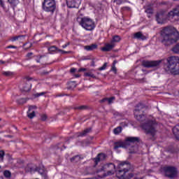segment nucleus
Returning <instances> with one entry per match:
<instances>
[{
    "mask_svg": "<svg viewBox=\"0 0 179 179\" xmlns=\"http://www.w3.org/2000/svg\"><path fill=\"white\" fill-rule=\"evenodd\" d=\"M0 169H1V166H0Z\"/></svg>",
    "mask_w": 179,
    "mask_h": 179,
    "instance_id": "nucleus-55",
    "label": "nucleus"
},
{
    "mask_svg": "<svg viewBox=\"0 0 179 179\" xmlns=\"http://www.w3.org/2000/svg\"><path fill=\"white\" fill-rule=\"evenodd\" d=\"M163 60H157V61H144L143 62V66L145 68H157Z\"/></svg>",
    "mask_w": 179,
    "mask_h": 179,
    "instance_id": "nucleus-11",
    "label": "nucleus"
},
{
    "mask_svg": "<svg viewBox=\"0 0 179 179\" xmlns=\"http://www.w3.org/2000/svg\"><path fill=\"white\" fill-rule=\"evenodd\" d=\"M20 36H13L12 38H11V41H17V40H19V38H20Z\"/></svg>",
    "mask_w": 179,
    "mask_h": 179,
    "instance_id": "nucleus-35",
    "label": "nucleus"
},
{
    "mask_svg": "<svg viewBox=\"0 0 179 179\" xmlns=\"http://www.w3.org/2000/svg\"><path fill=\"white\" fill-rule=\"evenodd\" d=\"M134 38H137V40H146V36L141 31H138L134 34Z\"/></svg>",
    "mask_w": 179,
    "mask_h": 179,
    "instance_id": "nucleus-17",
    "label": "nucleus"
},
{
    "mask_svg": "<svg viewBox=\"0 0 179 179\" xmlns=\"http://www.w3.org/2000/svg\"><path fill=\"white\" fill-rule=\"evenodd\" d=\"M31 55H33V53H28L27 55V57H28V58H30V57H31Z\"/></svg>",
    "mask_w": 179,
    "mask_h": 179,
    "instance_id": "nucleus-47",
    "label": "nucleus"
},
{
    "mask_svg": "<svg viewBox=\"0 0 179 179\" xmlns=\"http://www.w3.org/2000/svg\"><path fill=\"white\" fill-rule=\"evenodd\" d=\"M135 179H142V178H136Z\"/></svg>",
    "mask_w": 179,
    "mask_h": 179,
    "instance_id": "nucleus-53",
    "label": "nucleus"
},
{
    "mask_svg": "<svg viewBox=\"0 0 179 179\" xmlns=\"http://www.w3.org/2000/svg\"><path fill=\"white\" fill-rule=\"evenodd\" d=\"M44 95V92L37 93L35 94V97H40V96Z\"/></svg>",
    "mask_w": 179,
    "mask_h": 179,
    "instance_id": "nucleus-40",
    "label": "nucleus"
},
{
    "mask_svg": "<svg viewBox=\"0 0 179 179\" xmlns=\"http://www.w3.org/2000/svg\"><path fill=\"white\" fill-rule=\"evenodd\" d=\"M76 78H79V75L76 76Z\"/></svg>",
    "mask_w": 179,
    "mask_h": 179,
    "instance_id": "nucleus-52",
    "label": "nucleus"
},
{
    "mask_svg": "<svg viewBox=\"0 0 179 179\" xmlns=\"http://www.w3.org/2000/svg\"><path fill=\"white\" fill-rule=\"evenodd\" d=\"M80 24L83 29L87 30L88 31H92V30H94V28L96 27L94 21H93V20L88 17H83V18H81Z\"/></svg>",
    "mask_w": 179,
    "mask_h": 179,
    "instance_id": "nucleus-6",
    "label": "nucleus"
},
{
    "mask_svg": "<svg viewBox=\"0 0 179 179\" xmlns=\"http://www.w3.org/2000/svg\"><path fill=\"white\" fill-rule=\"evenodd\" d=\"M115 100V97L112 96L110 98H104L103 99L101 100V103H104L106 101L108 102V104H111L113 101Z\"/></svg>",
    "mask_w": 179,
    "mask_h": 179,
    "instance_id": "nucleus-21",
    "label": "nucleus"
},
{
    "mask_svg": "<svg viewBox=\"0 0 179 179\" xmlns=\"http://www.w3.org/2000/svg\"><path fill=\"white\" fill-rule=\"evenodd\" d=\"M112 71L115 72V73H117V68H115V66H112Z\"/></svg>",
    "mask_w": 179,
    "mask_h": 179,
    "instance_id": "nucleus-42",
    "label": "nucleus"
},
{
    "mask_svg": "<svg viewBox=\"0 0 179 179\" xmlns=\"http://www.w3.org/2000/svg\"><path fill=\"white\" fill-rule=\"evenodd\" d=\"M107 68V63L103 64V65L99 68V71H104Z\"/></svg>",
    "mask_w": 179,
    "mask_h": 179,
    "instance_id": "nucleus-37",
    "label": "nucleus"
},
{
    "mask_svg": "<svg viewBox=\"0 0 179 179\" xmlns=\"http://www.w3.org/2000/svg\"><path fill=\"white\" fill-rule=\"evenodd\" d=\"M117 5H121V2L117 1Z\"/></svg>",
    "mask_w": 179,
    "mask_h": 179,
    "instance_id": "nucleus-50",
    "label": "nucleus"
},
{
    "mask_svg": "<svg viewBox=\"0 0 179 179\" xmlns=\"http://www.w3.org/2000/svg\"><path fill=\"white\" fill-rule=\"evenodd\" d=\"M41 120H42V121H45L47 120V115H43L41 116Z\"/></svg>",
    "mask_w": 179,
    "mask_h": 179,
    "instance_id": "nucleus-41",
    "label": "nucleus"
},
{
    "mask_svg": "<svg viewBox=\"0 0 179 179\" xmlns=\"http://www.w3.org/2000/svg\"><path fill=\"white\" fill-rule=\"evenodd\" d=\"M36 109H37V107L35 106H31L29 107L27 115L31 120L32 118H34V117H36Z\"/></svg>",
    "mask_w": 179,
    "mask_h": 179,
    "instance_id": "nucleus-14",
    "label": "nucleus"
},
{
    "mask_svg": "<svg viewBox=\"0 0 179 179\" xmlns=\"http://www.w3.org/2000/svg\"><path fill=\"white\" fill-rule=\"evenodd\" d=\"M145 13L148 14V17H152V15H153V9H152V8H146Z\"/></svg>",
    "mask_w": 179,
    "mask_h": 179,
    "instance_id": "nucleus-22",
    "label": "nucleus"
},
{
    "mask_svg": "<svg viewBox=\"0 0 179 179\" xmlns=\"http://www.w3.org/2000/svg\"><path fill=\"white\" fill-rule=\"evenodd\" d=\"M71 43L69 42H68L65 45H63L62 47V48H66V47H68V45H69Z\"/></svg>",
    "mask_w": 179,
    "mask_h": 179,
    "instance_id": "nucleus-43",
    "label": "nucleus"
},
{
    "mask_svg": "<svg viewBox=\"0 0 179 179\" xmlns=\"http://www.w3.org/2000/svg\"><path fill=\"white\" fill-rule=\"evenodd\" d=\"M3 176H6V178H10V172L9 171H5L3 172Z\"/></svg>",
    "mask_w": 179,
    "mask_h": 179,
    "instance_id": "nucleus-31",
    "label": "nucleus"
},
{
    "mask_svg": "<svg viewBox=\"0 0 179 179\" xmlns=\"http://www.w3.org/2000/svg\"><path fill=\"white\" fill-rule=\"evenodd\" d=\"M5 64H6V62L3 61V60H0V65H3Z\"/></svg>",
    "mask_w": 179,
    "mask_h": 179,
    "instance_id": "nucleus-46",
    "label": "nucleus"
},
{
    "mask_svg": "<svg viewBox=\"0 0 179 179\" xmlns=\"http://www.w3.org/2000/svg\"><path fill=\"white\" fill-rule=\"evenodd\" d=\"M58 52H62V54H68L69 52H66V51L62 50L61 49H59Z\"/></svg>",
    "mask_w": 179,
    "mask_h": 179,
    "instance_id": "nucleus-39",
    "label": "nucleus"
},
{
    "mask_svg": "<svg viewBox=\"0 0 179 179\" xmlns=\"http://www.w3.org/2000/svg\"><path fill=\"white\" fill-rule=\"evenodd\" d=\"M26 101H27V99H26L24 98H22L20 99L19 103L20 104H24V103H26Z\"/></svg>",
    "mask_w": 179,
    "mask_h": 179,
    "instance_id": "nucleus-36",
    "label": "nucleus"
},
{
    "mask_svg": "<svg viewBox=\"0 0 179 179\" xmlns=\"http://www.w3.org/2000/svg\"><path fill=\"white\" fill-rule=\"evenodd\" d=\"M85 71H86V69H85V68H81V69H78V72H85Z\"/></svg>",
    "mask_w": 179,
    "mask_h": 179,
    "instance_id": "nucleus-45",
    "label": "nucleus"
},
{
    "mask_svg": "<svg viewBox=\"0 0 179 179\" xmlns=\"http://www.w3.org/2000/svg\"><path fill=\"white\" fill-rule=\"evenodd\" d=\"M120 41H121V37L120 36H115L113 37L111 43L114 44V43H120Z\"/></svg>",
    "mask_w": 179,
    "mask_h": 179,
    "instance_id": "nucleus-23",
    "label": "nucleus"
},
{
    "mask_svg": "<svg viewBox=\"0 0 179 179\" xmlns=\"http://www.w3.org/2000/svg\"><path fill=\"white\" fill-rule=\"evenodd\" d=\"M142 105H138L137 107H141Z\"/></svg>",
    "mask_w": 179,
    "mask_h": 179,
    "instance_id": "nucleus-51",
    "label": "nucleus"
},
{
    "mask_svg": "<svg viewBox=\"0 0 179 179\" xmlns=\"http://www.w3.org/2000/svg\"><path fill=\"white\" fill-rule=\"evenodd\" d=\"M80 160V157L76 155L71 159V162H79Z\"/></svg>",
    "mask_w": 179,
    "mask_h": 179,
    "instance_id": "nucleus-30",
    "label": "nucleus"
},
{
    "mask_svg": "<svg viewBox=\"0 0 179 179\" xmlns=\"http://www.w3.org/2000/svg\"><path fill=\"white\" fill-rule=\"evenodd\" d=\"M91 129H86L83 132L78 133V136H85L87 134H89Z\"/></svg>",
    "mask_w": 179,
    "mask_h": 179,
    "instance_id": "nucleus-26",
    "label": "nucleus"
},
{
    "mask_svg": "<svg viewBox=\"0 0 179 179\" xmlns=\"http://www.w3.org/2000/svg\"><path fill=\"white\" fill-rule=\"evenodd\" d=\"M127 166V162H120V163H119V167H120V168H121V167H122V166Z\"/></svg>",
    "mask_w": 179,
    "mask_h": 179,
    "instance_id": "nucleus-38",
    "label": "nucleus"
},
{
    "mask_svg": "<svg viewBox=\"0 0 179 179\" xmlns=\"http://www.w3.org/2000/svg\"><path fill=\"white\" fill-rule=\"evenodd\" d=\"M116 177L118 179H131L134 177V173L129 172V170L127 168H124L122 170H119L116 172Z\"/></svg>",
    "mask_w": 179,
    "mask_h": 179,
    "instance_id": "nucleus-8",
    "label": "nucleus"
},
{
    "mask_svg": "<svg viewBox=\"0 0 179 179\" xmlns=\"http://www.w3.org/2000/svg\"><path fill=\"white\" fill-rule=\"evenodd\" d=\"M0 6L5 10L6 7L5 6V0H0Z\"/></svg>",
    "mask_w": 179,
    "mask_h": 179,
    "instance_id": "nucleus-33",
    "label": "nucleus"
},
{
    "mask_svg": "<svg viewBox=\"0 0 179 179\" xmlns=\"http://www.w3.org/2000/svg\"><path fill=\"white\" fill-rule=\"evenodd\" d=\"M84 76L92 78L93 79H94L96 78V76H94V74H93V73H92V72L85 73Z\"/></svg>",
    "mask_w": 179,
    "mask_h": 179,
    "instance_id": "nucleus-29",
    "label": "nucleus"
},
{
    "mask_svg": "<svg viewBox=\"0 0 179 179\" xmlns=\"http://www.w3.org/2000/svg\"><path fill=\"white\" fill-rule=\"evenodd\" d=\"M3 157H5V152L3 150H0V159L3 161Z\"/></svg>",
    "mask_w": 179,
    "mask_h": 179,
    "instance_id": "nucleus-34",
    "label": "nucleus"
},
{
    "mask_svg": "<svg viewBox=\"0 0 179 179\" xmlns=\"http://www.w3.org/2000/svg\"><path fill=\"white\" fill-rule=\"evenodd\" d=\"M38 173H39V174H41V176L44 177V178H47V171H45L44 169H39Z\"/></svg>",
    "mask_w": 179,
    "mask_h": 179,
    "instance_id": "nucleus-27",
    "label": "nucleus"
},
{
    "mask_svg": "<svg viewBox=\"0 0 179 179\" xmlns=\"http://www.w3.org/2000/svg\"><path fill=\"white\" fill-rule=\"evenodd\" d=\"M114 47H115V45L110 42V43H106L105 46L101 48V51L107 52L108 51H111Z\"/></svg>",
    "mask_w": 179,
    "mask_h": 179,
    "instance_id": "nucleus-16",
    "label": "nucleus"
},
{
    "mask_svg": "<svg viewBox=\"0 0 179 179\" xmlns=\"http://www.w3.org/2000/svg\"><path fill=\"white\" fill-rule=\"evenodd\" d=\"M164 171L165 176L169 178H174V177H177V174H178L177 169L171 166L165 167Z\"/></svg>",
    "mask_w": 179,
    "mask_h": 179,
    "instance_id": "nucleus-9",
    "label": "nucleus"
},
{
    "mask_svg": "<svg viewBox=\"0 0 179 179\" xmlns=\"http://www.w3.org/2000/svg\"><path fill=\"white\" fill-rule=\"evenodd\" d=\"M156 20L159 24H164L167 22V13L164 10H161L156 15Z\"/></svg>",
    "mask_w": 179,
    "mask_h": 179,
    "instance_id": "nucleus-10",
    "label": "nucleus"
},
{
    "mask_svg": "<svg viewBox=\"0 0 179 179\" xmlns=\"http://www.w3.org/2000/svg\"><path fill=\"white\" fill-rule=\"evenodd\" d=\"M175 16H177L179 18V6H176L166 14V19L167 20H173Z\"/></svg>",
    "mask_w": 179,
    "mask_h": 179,
    "instance_id": "nucleus-12",
    "label": "nucleus"
},
{
    "mask_svg": "<svg viewBox=\"0 0 179 179\" xmlns=\"http://www.w3.org/2000/svg\"><path fill=\"white\" fill-rule=\"evenodd\" d=\"M106 157H107V156L103 154V153H101V154H99L96 157H95L94 159V162L96 166V164H99V162H103V160H106Z\"/></svg>",
    "mask_w": 179,
    "mask_h": 179,
    "instance_id": "nucleus-15",
    "label": "nucleus"
},
{
    "mask_svg": "<svg viewBox=\"0 0 179 179\" xmlns=\"http://www.w3.org/2000/svg\"><path fill=\"white\" fill-rule=\"evenodd\" d=\"M31 89V85L27 82L22 85V92H30Z\"/></svg>",
    "mask_w": 179,
    "mask_h": 179,
    "instance_id": "nucleus-19",
    "label": "nucleus"
},
{
    "mask_svg": "<svg viewBox=\"0 0 179 179\" xmlns=\"http://www.w3.org/2000/svg\"><path fill=\"white\" fill-rule=\"evenodd\" d=\"M8 48H16V46H12V45H10V46H8Z\"/></svg>",
    "mask_w": 179,
    "mask_h": 179,
    "instance_id": "nucleus-48",
    "label": "nucleus"
},
{
    "mask_svg": "<svg viewBox=\"0 0 179 179\" xmlns=\"http://www.w3.org/2000/svg\"><path fill=\"white\" fill-rule=\"evenodd\" d=\"M97 44H92L90 45H86L84 47V50H85L86 51H93L94 50H97Z\"/></svg>",
    "mask_w": 179,
    "mask_h": 179,
    "instance_id": "nucleus-18",
    "label": "nucleus"
},
{
    "mask_svg": "<svg viewBox=\"0 0 179 179\" xmlns=\"http://www.w3.org/2000/svg\"><path fill=\"white\" fill-rule=\"evenodd\" d=\"M162 43L164 45L169 47L171 44L177 43L179 40V32L173 26H168L161 31Z\"/></svg>",
    "mask_w": 179,
    "mask_h": 179,
    "instance_id": "nucleus-1",
    "label": "nucleus"
},
{
    "mask_svg": "<svg viewBox=\"0 0 179 179\" xmlns=\"http://www.w3.org/2000/svg\"><path fill=\"white\" fill-rule=\"evenodd\" d=\"M11 6L15 7L19 3V0H8Z\"/></svg>",
    "mask_w": 179,
    "mask_h": 179,
    "instance_id": "nucleus-24",
    "label": "nucleus"
},
{
    "mask_svg": "<svg viewBox=\"0 0 179 179\" xmlns=\"http://www.w3.org/2000/svg\"><path fill=\"white\" fill-rule=\"evenodd\" d=\"M122 131V128L121 127H118L114 129L113 133L115 134V135H118L119 134H121Z\"/></svg>",
    "mask_w": 179,
    "mask_h": 179,
    "instance_id": "nucleus-25",
    "label": "nucleus"
},
{
    "mask_svg": "<svg viewBox=\"0 0 179 179\" xmlns=\"http://www.w3.org/2000/svg\"><path fill=\"white\" fill-rule=\"evenodd\" d=\"M115 173V165L113 163H108L101 166L96 169V172L90 173V174H96L99 178L113 176Z\"/></svg>",
    "mask_w": 179,
    "mask_h": 179,
    "instance_id": "nucleus-5",
    "label": "nucleus"
},
{
    "mask_svg": "<svg viewBox=\"0 0 179 179\" xmlns=\"http://www.w3.org/2000/svg\"><path fill=\"white\" fill-rule=\"evenodd\" d=\"M78 108L79 110H83V108H85V106H80Z\"/></svg>",
    "mask_w": 179,
    "mask_h": 179,
    "instance_id": "nucleus-49",
    "label": "nucleus"
},
{
    "mask_svg": "<svg viewBox=\"0 0 179 179\" xmlns=\"http://www.w3.org/2000/svg\"><path fill=\"white\" fill-rule=\"evenodd\" d=\"M68 8H79L80 0H66Z\"/></svg>",
    "mask_w": 179,
    "mask_h": 179,
    "instance_id": "nucleus-13",
    "label": "nucleus"
},
{
    "mask_svg": "<svg viewBox=\"0 0 179 179\" xmlns=\"http://www.w3.org/2000/svg\"><path fill=\"white\" fill-rule=\"evenodd\" d=\"M71 83H73V84H75V82H71Z\"/></svg>",
    "mask_w": 179,
    "mask_h": 179,
    "instance_id": "nucleus-54",
    "label": "nucleus"
},
{
    "mask_svg": "<svg viewBox=\"0 0 179 179\" xmlns=\"http://www.w3.org/2000/svg\"><path fill=\"white\" fill-rule=\"evenodd\" d=\"M42 8L45 12H52V13H54L57 8L55 0H44Z\"/></svg>",
    "mask_w": 179,
    "mask_h": 179,
    "instance_id": "nucleus-7",
    "label": "nucleus"
},
{
    "mask_svg": "<svg viewBox=\"0 0 179 179\" xmlns=\"http://www.w3.org/2000/svg\"><path fill=\"white\" fill-rule=\"evenodd\" d=\"M173 133L175 135V138L179 141V125H176L173 128Z\"/></svg>",
    "mask_w": 179,
    "mask_h": 179,
    "instance_id": "nucleus-20",
    "label": "nucleus"
},
{
    "mask_svg": "<svg viewBox=\"0 0 179 179\" xmlns=\"http://www.w3.org/2000/svg\"><path fill=\"white\" fill-rule=\"evenodd\" d=\"M166 60V63L164 65L166 72L171 75H179V57L170 56Z\"/></svg>",
    "mask_w": 179,
    "mask_h": 179,
    "instance_id": "nucleus-4",
    "label": "nucleus"
},
{
    "mask_svg": "<svg viewBox=\"0 0 179 179\" xmlns=\"http://www.w3.org/2000/svg\"><path fill=\"white\" fill-rule=\"evenodd\" d=\"M138 113H139V109L136 108L134 110L135 117L138 121L143 122L141 127L145 131V134L155 136L156 134V129H155L156 121L152 118L147 117L145 115H138Z\"/></svg>",
    "mask_w": 179,
    "mask_h": 179,
    "instance_id": "nucleus-2",
    "label": "nucleus"
},
{
    "mask_svg": "<svg viewBox=\"0 0 179 179\" xmlns=\"http://www.w3.org/2000/svg\"><path fill=\"white\" fill-rule=\"evenodd\" d=\"M3 75H4V76H12V75H13V73H12L11 71H3Z\"/></svg>",
    "mask_w": 179,
    "mask_h": 179,
    "instance_id": "nucleus-32",
    "label": "nucleus"
},
{
    "mask_svg": "<svg viewBox=\"0 0 179 179\" xmlns=\"http://www.w3.org/2000/svg\"><path fill=\"white\" fill-rule=\"evenodd\" d=\"M70 71L71 73H74V72H76V69L72 68V69H71Z\"/></svg>",
    "mask_w": 179,
    "mask_h": 179,
    "instance_id": "nucleus-44",
    "label": "nucleus"
},
{
    "mask_svg": "<svg viewBox=\"0 0 179 179\" xmlns=\"http://www.w3.org/2000/svg\"><path fill=\"white\" fill-rule=\"evenodd\" d=\"M58 50H59V49H58V48H57V46H50L49 48H48V51L50 52H55V51H57V52H58Z\"/></svg>",
    "mask_w": 179,
    "mask_h": 179,
    "instance_id": "nucleus-28",
    "label": "nucleus"
},
{
    "mask_svg": "<svg viewBox=\"0 0 179 179\" xmlns=\"http://www.w3.org/2000/svg\"><path fill=\"white\" fill-rule=\"evenodd\" d=\"M136 142H139L138 137H128L124 142L120 141L115 143L114 146L115 150L119 148H124L129 149V153H138V145H134Z\"/></svg>",
    "mask_w": 179,
    "mask_h": 179,
    "instance_id": "nucleus-3",
    "label": "nucleus"
}]
</instances>
